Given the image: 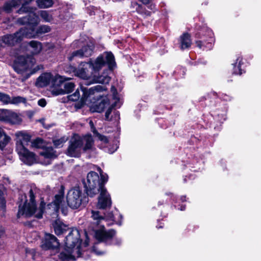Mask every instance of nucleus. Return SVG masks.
I'll use <instances>...</instances> for the list:
<instances>
[{"mask_svg":"<svg viewBox=\"0 0 261 261\" xmlns=\"http://www.w3.org/2000/svg\"><path fill=\"white\" fill-rule=\"evenodd\" d=\"M64 187L61 186L58 191V193L55 195L53 201L47 205V210L50 211V212H49L50 213L53 212V214L57 215L60 205L64 198Z\"/></svg>","mask_w":261,"mask_h":261,"instance_id":"2eb2a0df","label":"nucleus"},{"mask_svg":"<svg viewBox=\"0 0 261 261\" xmlns=\"http://www.w3.org/2000/svg\"><path fill=\"white\" fill-rule=\"evenodd\" d=\"M36 3L38 6L41 8L50 7L54 3L53 0H37Z\"/></svg>","mask_w":261,"mask_h":261,"instance_id":"c9c22d12","label":"nucleus"},{"mask_svg":"<svg viewBox=\"0 0 261 261\" xmlns=\"http://www.w3.org/2000/svg\"><path fill=\"white\" fill-rule=\"evenodd\" d=\"M103 217L105 218V219H107V220H111V221H114V216L111 213H109L107 215L105 214V216H103Z\"/></svg>","mask_w":261,"mask_h":261,"instance_id":"a18cd8bd","label":"nucleus"},{"mask_svg":"<svg viewBox=\"0 0 261 261\" xmlns=\"http://www.w3.org/2000/svg\"><path fill=\"white\" fill-rule=\"evenodd\" d=\"M92 217L94 220H96L97 224H99L101 221L105 220L104 217L100 216L98 211H92Z\"/></svg>","mask_w":261,"mask_h":261,"instance_id":"4c0bfd02","label":"nucleus"},{"mask_svg":"<svg viewBox=\"0 0 261 261\" xmlns=\"http://www.w3.org/2000/svg\"><path fill=\"white\" fill-rule=\"evenodd\" d=\"M16 151L20 160L25 164L32 165L36 162L35 154L29 151L23 145L19 144L16 147Z\"/></svg>","mask_w":261,"mask_h":261,"instance_id":"ddd939ff","label":"nucleus"},{"mask_svg":"<svg viewBox=\"0 0 261 261\" xmlns=\"http://www.w3.org/2000/svg\"><path fill=\"white\" fill-rule=\"evenodd\" d=\"M26 252L27 253L28 255H29L30 254L31 256H32V258L34 259L35 258H34V255H35V250L34 249H32V250H28V249L26 250Z\"/></svg>","mask_w":261,"mask_h":261,"instance_id":"de8ad7c7","label":"nucleus"},{"mask_svg":"<svg viewBox=\"0 0 261 261\" xmlns=\"http://www.w3.org/2000/svg\"><path fill=\"white\" fill-rule=\"evenodd\" d=\"M88 196L79 186L71 188L68 192L66 199L68 205L72 209L85 206L88 202Z\"/></svg>","mask_w":261,"mask_h":261,"instance_id":"423d86ee","label":"nucleus"},{"mask_svg":"<svg viewBox=\"0 0 261 261\" xmlns=\"http://www.w3.org/2000/svg\"><path fill=\"white\" fill-rule=\"evenodd\" d=\"M61 76L56 75L53 76L50 73H44L42 74L36 82V85L39 87H44L50 85L51 90L55 88L56 85H59L61 83Z\"/></svg>","mask_w":261,"mask_h":261,"instance_id":"f8f14e48","label":"nucleus"},{"mask_svg":"<svg viewBox=\"0 0 261 261\" xmlns=\"http://www.w3.org/2000/svg\"><path fill=\"white\" fill-rule=\"evenodd\" d=\"M64 142V140H56L54 141V144L55 146H56L57 147H60V146H62V144Z\"/></svg>","mask_w":261,"mask_h":261,"instance_id":"c03bdc74","label":"nucleus"},{"mask_svg":"<svg viewBox=\"0 0 261 261\" xmlns=\"http://www.w3.org/2000/svg\"><path fill=\"white\" fill-rule=\"evenodd\" d=\"M65 80L61 76V83L59 85H56L55 88L51 90V93L55 95H62L68 93L72 91L74 88L75 85L72 82H64Z\"/></svg>","mask_w":261,"mask_h":261,"instance_id":"dca6fc26","label":"nucleus"},{"mask_svg":"<svg viewBox=\"0 0 261 261\" xmlns=\"http://www.w3.org/2000/svg\"><path fill=\"white\" fill-rule=\"evenodd\" d=\"M59 246L58 240L54 235L46 233L42 241L41 247L44 250L57 248Z\"/></svg>","mask_w":261,"mask_h":261,"instance_id":"a211bd4d","label":"nucleus"},{"mask_svg":"<svg viewBox=\"0 0 261 261\" xmlns=\"http://www.w3.org/2000/svg\"><path fill=\"white\" fill-rule=\"evenodd\" d=\"M137 11L139 13L144 16H149L151 15V12L146 10L145 8H143L140 6H139L138 8L137 9Z\"/></svg>","mask_w":261,"mask_h":261,"instance_id":"ea45409f","label":"nucleus"},{"mask_svg":"<svg viewBox=\"0 0 261 261\" xmlns=\"http://www.w3.org/2000/svg\"><path fill=\"white\" fill-rule=\"evenodd\" d=\"M17 136L18 137L19 141L16 144V147L19 144H22L23 147H25L31 140L30 135L22 132H18L17 134Z\"/></svg>","mask_w":261,"mask_h":261,"instance_id":"c85d7f7f","label":"nucleus"},{"mask_svg":"<svg viewBox=\"0 0 261 261\" xmlns=\"http://www.w3.org/2000/svg\"><path fill=\"white\" fill-rule=\"evenodd\" d=\"M89 125L90 126L91 131L93 133L96 137H97L99 140L105 143H107L108 142V139L106 136L102 135L97 132L95 127H94V125L92 121H90Z\"/></svg>","mask_w":261,"mask_h":261,"instance_id":"473e14b6","label":"nucleus"},{"mask_svg":"<svg viewBox=\"0 0 261 261\" xmlns=\"http://www.w3.org/2000/svg\"><path fill=\"white\" fill-rule=\"evenodd\" d=\"M17 22L20 24H27V27H25V28H28L29 30L33 29L35 32L33 38L39 34L48 33L50 31V27L46 25L40 26L36 31L35 27L39 22V17L38 15H36L33 12L29 13L25 16L18 18Z\"/></svg>","mask_w":261,"mask_h":261,"instance_id":"6e6552de","label":"nucleus"},{"mask_svg":"<svg viewBox=\"0 0 261 261\" xmlns=\"http://www.w3.org/2000/svg\"><path fill=\"white\" fill-rule=\"evenodd\" d=\"M40 154L46 159H53L56 157L55 152L52 148H48L40 152Z\"/></svg>","mask_w":261,"mask_h":261,"instance_id":"f704fd0d","label":"nucleus"},{"mask_svg":"<svg viewBox=\"0 0 261 261\" xmlns=\"http://www.w3.org/2000/svg\"><path fill=\"white\" fill-rule=\"evenodd\" d=\"M2 40H0V49H1L2 47H3V45H2Z\"/></svg>","mask_w":261,"mask_h":261,"instance_id":"4d7b16f0","label":"nucleus"},{"mask_svg":"<svg viewBox=\"0 0 261 261\" xmlns=\"http://www.w3.org/2000/svg\"><path fill=\"white\" fill-rule=\"evenodd\" d=\"M30 202L25 201L22 205L21 204L19 205V209L17 213V217L20 218L21 216L24 217H30L33 215L37 218H41L44 213L45 203L41 201L38 208L36 207L35 201V195L32 189L29 191Z\"/></svg>","mask_w":261,"mask_h":261,"instance_id":"7ed1b4c3","label":"nucleus"},{"mask_svg":"<svg viewBox=\"0 0 261 261\" xmlns=\"http://www.w3.org/2000/svg\"><path fill=\"white\" fill-rule=\"evenodd\" d=\"M156 227H157L158 228H162V227H163V226H161V225H160V226L158 225Z\"/></svg>","mask_w":261,"mask_h":261,"instance_id":"bf43d9fd","label":"nucleus"},{"mask_svg":"<svg viewBox=\"0 0 261 261\" xmlns=\"http://www.w3.org/2000/svg\"><path fill=\"white\" fill-rule=\"evenodd\" d=\"M93 49V46L92 45L84 46L81 49L73 51L71 55L68 57V60L71 61L75 57L79 58L88 57L92 55Z\"/></svg>","mask_w":261,"mask_h":261,"instance_id":"4be33fe9","label":"nucleus"},{"mask_svg":"<svg viewBox=\"0 0 261 261\" xmlns=\"http://www.w3.org/2000/svg\"><path fill=\"white\" fill-rule=\"evenodd\" d=\"M36 60L32 56H20L17 58V62L14 65V69L19 74H22L23 77L22 80L28 79L33 72L28 73V71L32 68L35 63Z\"/></svg>","mask_w":261,"mask_h":261,"instance_id":"1a4fd4ad","label":"nucleus"},{"mask_svg":"<svg viewBox=\"0 0 261 261\" xmlns=\"http://www.w3.org/2000/svg\"><path fill=\"white\" fill-rule=\"evenodd\" d=\"M148 8L151 10L154 11L155 9V6L154 4H151L148 6Z\"/></svg>","mask_w":261,"mask_h":261,"instance_id":"8fccbe9b","label":"nucleus"},{"mask_svg":"<svg viewBox=\"0 0 261 261\" xmlns=\"http://www.w3.org/2000/svg\"><path fill=\"white\" fill-rule=\"evenodd\" d=\"M98 197L97 207L99 208L105 209L111 206L112 201L110 194L105 188L100 190Z\"/></svg>","mask_w":261,"mask_h":261,"instance_id":"f3484780","label":"nucleus"},{"mask_svg":"<svg viewBox=\"0 0 261 261\" xmlns=\"http://www.w3.org/2000/svg\"><path fill=\"white\" fill-rule=\"evenodd\" d=\"M191 40L190 36L188 33H184L180 37V49L184 50L188 48L191 46Z\"/></svg>","mask_w":261,"mask_h":261,"instance_id":"cd10ccee","label":"nucleus"},{"mask_svg":"<svg viewBox=\"0 0 261 261\" xmlns=\"http://www.w3.org/2000/svg\"><path fill=\"white\" fill-rule=\"evenodd\" d=\"M97 171L100 176L97 173L91 171L88 173L86 179L83 181L85 191L91 197L97 195L100 190L105 188V184L108 179V175L103 173L100 168L97 167Z\"/></svg>","mask_w":261,"mask_h":261,"instance_id":"f03ea898","label":"nucleus"},{"mask_svg":"<svg viewBox=\"0 0 261 261\" xmlns=\"http://www.w3.org/2000/svg\"><path fill=\"white\" fill-rule=\"evenodd\" d=\"M110 80L111 77L108 75V74L106 72H103L100 75H94L93 82L102 84H108L110 82Z\"/></svg>","mask_w":261,"mask_h":261,"instance_id":"c756f323","label":"nucleus"},{"mask_svg":"<svg viewBox=\"0 0 261 261\" xmlns=\"http://www.w3.org/2000/svg\"><path fill=\"white\" fill-rule=\"evenodd\" d=\"M80 97V92L78 89H77L75 92L68 96V99L71 101H75L79 99Z\"/></svg>","mask_w":261,"mask_h":261,"instance_id":"58836bf2","label":"nucleus"},{"mask_svg":"<svg viewBox=\"0 0 261 261\" xmlns=\"http://www.w3.org/2000/svg\"><path fill=\"white\" fill-rule=\"evenodd\" d=\"M88 63L91 69L95 73L99 71L105 66H107L111 70L116 66L115 58L111 52H104L95 59H90Z\"/></svg>","mask_w":261,"mask_h":261,"instance_id":"0eeeda50","label":"nucleus"},{"mask_svg":"<svg viewBox=\"0 0 261 261\" xmlns=\"http://www.w3.org/2000/svg\"><path fill=\"white\" fill-rule=\"evenodd\" d=\"M115 234V231L112 229L107 230L104 227L97 230L95 232V238L97 242L95 244L93 247V252L98 255H102L104 253L103 251L98 250L97 245L100 243H104L107 245H120L122 240L119 238H114Z\"/></svg>","mask_w":261,"mask_h":261,"instance_id":"39448f33","label":"nucleus"},{"mask_svg":"<svg viewBox=\"0 0 261 261\" xmlns=\"http://www.w3.org/2000/svg\"><path fill=\"white\" fill-rule=\"evenodd\" d=\"M82 240L80 239L79 230L76 228L70 230L65 238V244L66 248L58 255V261H74L75 260L73 253L75 251L77 257L81 256L80 247Z\"/></svg>","mask_w":261,"mask_h":261,"instance_id":"f257e3e1","label":"nucleus"},{"mask_svg":"<svg viewBox=\"0 0 261 261\" xmlns=\"http://www.w3.org/2000/svg\"><path fill=\"white\" fill-rule=\"evenodd\" d=\"M5 233V228L1 225H0V238L4 236Z\"/></svg>","mask_w":261,"mask_h":261,"instance_id":"09e8293b","label":"nucleus"},{"mask_svg":"<svg viewBox=\"0 0 261 261\" xmlns=\"http://www.w3.org/2000/svg\"><path fill=\"white\" fill-rule=\"evenodd\" d=\"M10 140V138L6 135L4 129L0 127V149H3Z\"/></svg>","mask_w":261,"mask_h":261,"instance_id":"7c9ffc66","label":"nucleus"},{"mask_svg":"<svg viewBox=\"0 0 261 261\" xmlns=\"http://www.w3.org/2000/svg\"><path fill=\"white\" fill-rule=\"evenodd\" d=\"M20 5V0H11L4 4L3 9L6 12L10 13L13 8H16Z\"/></svg>","mask_w":261,"mask_h":261,"instance_id":"2f4dec72","label":"nucleus"},{"mask_svg":"<svg viewBox=\"0 0 261 261\" xmlns=\"http://www.w3.org/2000/svg\"><path fill=\"white\" fill-rule=\"evenodd\" d=\"M144 5H147L149 3V0H139Z\"/></svg>","mask_w":261,"mask_h":261,"instance_id":"3c124183","label":"nucleus"},{"mask_svg":"<svg viewBox=\"0 0 261 261\" xmlns=\"http://www.w3.org/2000/svg\"><path fill=\"white\" fill-rule=\"evenodd\" d=\"M225 115H223V120L225 119Z\"/></svg>","mask_w":261,"mask_h":261,"instance_id":"052dcab7","label":"nucleus"},{"mask_svg":"<svg viewBox=\"0 0 261 261\" xmlns=\"http://www.w3.org/2000/svg\"><path fill=\"white\" fill-rule=\"evenodd\" d=\"M115 114L116 115V116H118V119H119V113L118 111H116L115 112Z\"/></svg>","mask_w":261,"mask_h":261,"instance_id":"6e6d98bb","label":"nucleus"},{"mask_svg":"<svg viewBox=\"0 0 261 261\" xmlns=\"http://www.w3.org/2000/svg\"><path fill=\"white\" fill-rule=\"evenodd\" d=\"M38 104L41 107H44L46 105V101L45 99L42 98L38 101Z\"/></svg>","mask_w":261,"mask_h":261,"instance_id":"49530a36","label":"nucleus"},{"mask_svg":"<svg viewBox=\"0 0 261 261\" xmlns=\"http://www.w3.org/2000/svg\"><path fill=\"white\" fill-rule=\"evenodd\" d=\"M82 90L83 91V97L82 98L87 100L88 98H93L92 97L93 95L97 97H101L102 95L99 93L105 91L106 90V88L105 86L96 85L91 87L88 89V90H86L85 89H82Z\"/></svg>","mask_w":261,"mask_h":261,"instance_id":"aec40b11","label":"nucleus"},{"mask_svg":"<svg viewBox=\"0 0 261 261\" xmlns=\"http://www.w3.org/2000/svg\"><path fill=\"white\" fill-rule=\"evenodd\" d=\"M16 151L20 160L25 164L32 165L36 162L35 154L29 151L23 145L19 144L16 147Z\"/></svg>","mask_w":261,"mask_h":261,"instance_id":"4468645a","label":"nucleus"},{"mask_svg":"<svg viewBox=\"0 0 261 261\" xmlns=\"http://www.w3.org/2000/svg\"><path fill=\"white\" fill-rule=\"evenodd\" d=\"M196 37L200 40L196 41V46L203 50H210L213 48L215 39L212 31L206 27H203L196 34Z\"/></svg>","mask_w":261,"mask_h":261,"instance_id":"9b49d317","label":"nucleus"},{"mask_svg":"<svg viewBox=\"0 0 261 261\" xmlns=\"http://www.w3.org/2000/svg\"><path fill=\"white\" fill-rule=\"evenodd\" d=\"M111 91L113 93V98L116 100L115 102L112 104V106L110 107L106 112L105 119L107 120H110V115L112 112V109L114 108H119L120 107L121 103L119 101V99L117 96V90L114 87H112Z\"/></svg>","mask_w":261,"mask_h":261,"instance_id":"b1692460","label":"nucleus"},{"mask_svg":"<svg viewBox=\"0 0 261 261\" xmlns=\"http://www.w3.org/2000/svg\"><path fill=\"white\" fill-rule=\"evenodd\" d=\"M27 48L32 55H37L41 51L42 46L40 42L33 40L27 43Z\"/></svg>","mask_w":261,"mask_h":261,"instance_id":"393cba45","label":"nucleus"},{"mask_svg":"<svg viewBox=\"0 0 261 261\" xmlns=\"http://www.w3.org/2000/svg\"><path fill=\"white\" fill-rule=\"evenodd\" d=\"M53 226L54 228L55 233L59 236L66 230L67 226L63 223V222L59 219L56 220L53 223Z\"/></svg>","mask_w":261,"mask_h":261,"instance_id":"bb28decb","label":"nucleus"},{"mask_svg":"<svg viewBox=\"0 0 261 261\" xmlns=\"http://www.w3.org/2000/svg\"><path fill=\"white\" fill-rule=\"evenodd\" d=\"M109 105V101L107 97H105L100 100L97 99L90 107V110L92 112L101 113Z\"/></svg>","mask_w":261,"mask_h":261,"instance_id":"5701e85b","label":"nucleus"},{"mask_svg":"<svg viewBox=\"0 0 261 261\" xmlns=\"http://www.w3.org/2000/svg\"><path fill=\"white\" fill-rule=\"evenodd\" d=\"M180 200L182 201V202H184L185 201H186V196H182L180 197Z\"/></svg>","mask_w":261,"mask_h":261,"instance_id":"5fc2aeb1","label":"nucleus"},{"mask_svg":"<svg viewBox=\"0 0 261 261\" xmlns=\"http://www.w3.org/2000/svg\"><path fill=\"white\" fill-rule=\"evenodd\" d=\"M93 145V140L91 135L86 136L83 139L78 136L73 137L69 142L66 154L71 157H79L82 150L92 151Z\"/></svg>","mask_w":261,"mask_h":261,"instance_id":"20e7f679","label":"nucleus"},{"mask_svg":"<svg viewBox=\"0 0 261 261\" xmlns=\"http://www.w3.org/2000/svg\"><path fill=\"white\" fill-rule=\"evenodd\" d=\"M42 140L41 139L37 138L33 142V146L36 147H40V144H42Z\"/></svg>","mask_w":261,"mask_h":261,"instance_id":"37998d69","label":"nucleus"},{"mask_svg":"<svg viewBox=\"0 0 261 261\" xmlns=\"http://www.w3.org/2000/svg\"><path fill=\"white\" fill-rule=\"evenodd\" d=\"M8 110L0 109V121H6Z\"/></svg>","mask_w":261,"mask_h":261,"instance_id":"a19ab883","label":"nucleus"},{"mask_svg":"<svg viewBox=\"0 0 261 261\" xmlns=\"http://www.w3.org/2000/svg\"><path fill=\"white\" fill-rule=\"evenodd\" d=\"M38 15L46 22H50L53 19L52 16L47 11H40Z\"/></svg>","mask_w":261,"mask_h":261,"instance_id":"e433bc0d","label":"nucleus"},{"mask_svg":"<svg viewBox=\"0 0 261 261\" xmlns=\"http://www.w3.org/2000/svg\"><path fill=\"white\" fill-rule=\"evenodd\" d=\"M186 208L185 205H181L180 207H178L177 209L180 211H184Z\"/></svg>","mask_w":261,"mask_h":261,"instance_id":"603ef678","label":"nucleus"},{"mask_svg":"<svg viewBox=\"0 0 261 261\" xmlns=\"http://www.w3.org/2000/svg\"><path fill=\"white\" fill-rule=\"evenodd\" d=\"M25 9V8L23 7V6L18 10V12L19 13H21L22 12H23L24 11V9Z\"/></svg>","mask_w":261,"mask_h":261,"instance_id":"864d4df0","label":"nucleus"},{"mask_svg":"<svg viewBox=\"0 0 261 261\" xmlns=\"http://www.w3.org/2000/svg\"><path fill=\"white\" fill-rule=\"evenodd\" d=\"M28 28H22L13 34H7L2 37L3 43L8 45H14L20 42L24 38H31L35 36L34 29L29 31Z\"/></svg>","mask_w":261,"mask_h":261,"instance_id":"9d476101","label":"nucleus"},{"mask_svg":"<svg viewBox=\"0 0 261 261\" xmlns=\"http://www.w3.org/2000/svg\"><path fill=\"white\" fill-rule=\"evenodd\" d=\"M242 63V59L240 57H238L236 63L232 64L233 66V73L235 74L241 75L243 73V70L241 69V64Z\"/></svg>","mask_w":261,"mask_h":261,"instance_id":"72a5a7b5","label":"nucleus"},{"mask_svg":"<svg viewBox=\"0 0 261 261\" xmlns=\"http://www.w3.org/2000/svg\"><path fill=\"white\" fill-rule=\"evenodd\" d=\"M224 99L225 100H230V98L228 96H226V98H224Z\"/></svg>","mask_w":261,"mask_h":261,"instance_id":"13d9d810","label":"nucleus"},{"mask_svg":"<svg viewBox=\"0 0 261 261\" xmlns=\"http://www.w3.org/2000/svg\"><path fill=\"white\" fill-rule=\"evenodd\" d=\"M5 122L12 124H17L21 122V118L16 113L8 110Z\"/></svg>","mask_w":261,"mask_h":261,"instance_id":"a878e982","label":"nucleus"},{"mask_svg":"<svg viewBox=\"0 0 261 261\" xmlns=\"http://www.w3.org/2000/svg\"><path fill=\"white\" fill-rule=\"evenodd\" d=\"M89 69L91 67L88 62H82L75 70V74L81 79H88L93 73V71H90Z\"/></svg>","mask_w":261,"mask_h":261,"instance_id":"6ab92c4d","label":"nucleus"},{"mask_svg":"<svg viewBox=\"0 0 261 261\" xmlns=\"http://www.w3.org/2000/svg\"><path fill=\"white\" fill-rule=\"evenodd\" d=\"M0 101L3 105L13 104L17 105L25 102V99L21 96L11 97L7 94L0 92Z\"/></svg>","mask_w":261,"mask_h":261,"instance_id":"412c9836","label":"nucleus"},{"mask_svg":"<svg viewBox=\"0 0 261 261\" xmlns=\"http://www.w3.org/2000/svg\"><path fill=\"white\" fill-rule=\"evenodd\" d=\"M0 208L4 212L5 211L6 209V201L3 196L0 195Z\"/></svg>","mask_w":261,"mask_h":261,"instance_id":"79ce46f5","label":"nucleus"}]
</instances>
